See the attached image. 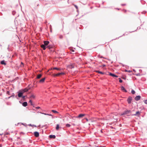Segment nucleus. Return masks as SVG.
<instances>
[{
    "label": "nucleus",
    "instance_id": "nucleus-23",
    "mask_svg": "<svg viewBox=\"0 0 147 147\" xmlns=\"http://www.w3.org/2000/svg\"><path fill=\"white\" fill-rule=\"evenodd\" d=\"M30 84H29L28 86L27 87V88H28V91H29V90L31 89L32 88V86H30Z\"/></svg>",
    "mask_w": 147,
    "mask_h": 147
},
{
    "label": "nucleus",
    "instance_id": "nucleus-32",
    "mask_svg": "<svg viewBox=\"0 0 147 147\" xmlns=\"http://www.w3.org/2000/svg\"><path fill=\"white\" fill-rule=\"evenodd\" d=\"M119 82L120 83H122L123 82V80L121 79V78H119Z\"/></svg>",
    "mask_w": 147,
    "mask_h": 147
},
{
    "label": "nucleus",
    "instance_id": "nucleus-14",
    "mask_svg": "<svg viewBox=\"0 0 147 147\" xmlns=\"http://www.w3.org/2000/svg\"><path fill=\"white\" fill-rule=\"evenodd\" d=\"M22 105L24 107H26L28 105V103L27 102L25 101L22 103Z\"/></svg>",
    "mask_w": 147,
    "mask_h": 147
},
{
    "label": "nucleus",
    "instance_id": "nucleus-30",
    "mask_svg": "<svg viewBox=\"0 0 147 147\" xmlns=\"http://www.w3.org/2000/svg\"><path fill=\"white\" fill-rule=\"evenodd\" d=\"M131 93L132 94H134L135 93V92L134 90H131Z\"/></svg>",
    "mask_w": 147,
    "mask_h": 147
},
{
    "label": "nucleus",
    "instance_id": "nucleus-51",
    "mask_svg": "<svg viewBox=\"0 0 147 147\" xmlns=\"http://www.w3.org/2000/svg\"><path fill=\"white\" fill-rule=\"evenodd\" d=\"M22 124L24 125L25 126H26V124H24L23 123H22Z\"/></svg>",
    "mask_w": 147,
    "mask_h": 147
},
{
    "label": "nucleus",
    "instance_id": "nucleus-8",
    "mask_svg": "<svg viewBox=\"0 0 147 147\" xmlns=\"http://www.w3.org/2000/svg\"><path fill=\"white\" fill-rule=\"evenodd\" d=\"M34 136L36 138L38 137L39 136V133L38 132L35 131L34 132Z\"/></svg>",
    "mask_w": 147,
    "mask_h": 147
},
{
    "label": "nucleus",
    "instance_id": "nucleus-26",
    "mask_svg": "<svg viewBox=\"0 0 147 147\" xmlns=\"http://www.w3.org/2000/svg\"><path fill=\"white\" fill-rule=\"evenodd\" d=\"M27 95H26V96H24L23 95L22 96V97H21V98H22L24 100H25V98L26 97H27Z\"/></svg>",
    "mask_w": 147,
    "mask_h": 147
},
{
    "label": "nucleus",
    "instance_id": "nucleus-46",
    "mask_svg": "<svg viewBox=\"0 0 147 147\" xmlns=\"http://www.w3.org/2000/svg\"><path fill=\"white\" fill-rule=\"evenodd\" d=\"M146 13V11H143L142 12V14H145Z\"/></svg>",
    "mask_w": 147,
    "mask_h": 147
},
{
    "label": "nucleus",
    "instance_id": "nucleus-39",
    "mask_svg": "<svg viewBox=\"0 0 147 147\" xmlns=\"http://www.w3.org/2000/svg\"><path fill=\"white\" fill-rule=\"evenodd\" d=\"M59 38L60 39H62L63 38V36L62 35H60L59 36Z\"/></svg>",
    "mask_w": 147,
    "mask_h": 147
},
{
    "label": "nucleus",
    "instance_id": "nucleus-11",
    "mask_svg": "<svg viewBox=\"0 0 147 147\" xmlns=\"http://www.w3.org/2000/svg\"><path fill=\"white\" fill-rule=\"evenodd\" d=\"M121 90L124 92H127V90L123 86H121L120 87Z\"/></svg>",
    "mask_w": 147,
    "mask_h": 147
},
{
    "label": "nucleus",
    "instance_id": "nucleus-47",
    "mask_svg": "<svg viewBox=\"0 0 147 147\" xmlns=\"http://www.w3.org/2000/svg\"><path fill=\"white\" fill-rule=\"evenodd\" d=\"M143 1L142 0H141V3H142V4H145V2L144 1V3H143L142 2V1Z\"/></svg>",
    "mask_w": 147,
    "mask_h": 147
},
{
    "label": "nucleus",
    "instance_id": "nucleus-31",
    "mask_svg": "<svg viewBox=\"0 0 147 147\" xmlns=\"http://www.w3.org/2000/svg\"><path fill=\"white\" fill-rule=\"evenodd\" d=\"M140 28H140V27H137V30H136L135 31H133L130 32L131 33V32H134L135 31H136L137 30H138V29L139 30V29H140Z\"/></svg>",
    "mask_w": 147,
    "mask_h": 147
},
{
    "label": "nucleus",
    "instance_id": "nucleus-55",
    "mask_svg": "<svg viewBox=\"0 0 147 147\" xmlns=\"http://www.w3.org/2000/svg\"><path fill=\"white\" fill-rule=\"evenodd\" d=\"M20 134H24V133L23 132H20Z\"/></svg>",
    "mask_w": 147,
    "mask_h": 147
},
{
    "label": "nucleus",
    "instance_id": "nucleus-1",
    "mask_svg": "<svg viewBox=\"0 0 147 147\" xmlns=\"http://www.w3.org/2000/svg\"><path fill=\"white\" fill-rule=\"evenodd\" d=\"M43 43L44 44L41 45L40 47L44 50H45L47 48L50 49L53 48V46L49 45V42L48 41H44Z\"/></svg>",
    "mask_w": 147,
    "mask_h": 147
},
{
    "label": "nucleus",
    "instance_id": "nucleus-27",
    "mask_svg": "<svg viewBox=\"0 0 147 147\" xmlns=\"http://www.w3.org/2000/svg\"><path fill=\"white\" fill-rule=\"evenodd\" d=\"M28 125L30 126H34L35 127H36V126L34 125H32L31 124H30Z\"/></svg>",
    "mask_w": 147,
    "mask_h": 147
},
{
    "label": "nucleus",
    "instance_id": "nucleus-17",
    "mask_svg": "<svg viewBox=\"0 0 147 147\" xmlns=\"http://www.w3.org/2000/svg\"><path fill=\"white\" fill-rule=\"evenodd\" d=\"M97 73L99 74H104L105 73L104 72H103L102 71H98V70H96L95 71Z\"/></svg>",
    "mask_w": 147,
    "mask_h": 147
},
{
    "label": "nucleus",
    "instance_id": "nucleus-63",
    "mask_svg": "<svg viewBox=\"0 0 147 147\" xmlns=\"http://www.w3.org/2000/svg\"><path fill=\"white\" fill-rule=\"evenodd\" d=\"M125 72H127L128 70H127V69H125Z\"/></svg>",
    "mask_w": 147,
    "mask_h": 147
},
{
    "label": "nucleus",
    "instance_id": "nucleus-29",
    "mask_svg": "<svg viewBox=\"0 0 147 147\" xmlns=\"http://www.w3.org/2000/svg\"><path fill=\"white\" fill-rule=\"evenodd\" d=\"M71 126V125L67 123L66 125V126L67 127H69Z\"/></svg>",
    "mask_w": 147,
    "mask_h": 147
},
{
    "label": "nucleus",
    "instance_id": "nucleus-48",
    "mask_svg": "<svg viewBox=\"0 0 147 147\" xmlns=\"http://www.w3.org/2000/svg\"><path fill=\"white\" fill-rule=\"evenodd\" d=\"M102 66L103 67H105L106 66V65L105 64H103L102 65Z\"/></svg>",
    "mask_w": 147,
    "mask_h": 147
},
{
    "label": "nucleus",
    "instance_id": "nucleus-60",
    "mask_svg": "<svg viewBox=\"0 0 147 147\" xmlns=\"http://www.w3.org/2000/svg\"><path fill=\"white\" fill-rule=\"evenodd\" d=\"M102 129H101V130H100V132H101V133H103V131H102Z\"/></svg>",
    "mask_w": 147,
    "mask_h": 147
},
{
    "label": "nucleus",
    "instance_id": "nucleus-43",
    "mask_svg": "<svg viewBox=\"0 0 147 147\" xmlns=\"http://www.w3.org/2000/svg\"><path fill=\"white\" fill-rule=\"evenodd\" d=\"M74 5L75 7L76 8V9H78V6L77 5Z\"/></svg>",
    "mask_w": 147,
    "mask_h": 147
},
{
    "label": "nucleus",
    "instance_id": "nucleus-6",
    "mask_svg": "<svg viewBox=\"0 0 147 147\" xmlns=\"http://www.w3.org/2000/svg\"><path fill=\"white\" fill-rule=\"evenodd\" d=\"M85 114H79L78 116H76V118H82L85 116Z\"/></svg>",
    "mask_w": 147,
    "mask_h": 147
},
{
    "label": "nucleus",
    "instance_id": "nucleus-3",
    "mask_svg": "<svg viewBox=\"0 0 147 147\" xmlns=\"http://www.w3.org/2000/svg\"><path fill=\"white\" fill-rule=\"evenodd\" d=\"M18 94V98H21L23 95L24 93L21 91V90H20L17 92Z\"/></svg>",
    "mask_w": 147,
    "mask_h": 147
},
{
    "label": "nucleus",
    "instance_id": "nucleus-45",
    "mask_svg": "<svg viewBox=\"0 0 147 147\" xmlns=\"http://www.w3.org/2000/svg\"><path fill=\"white\" fill-rule=\"evenodd\" d=\"M15 98H16L17 99H19V98H18V95H16L15 96H14Z\"/></svg>",
    "mask_w": 147,
    "mask_h": 147
},
{
    "label": "nucleus",
    "instance_id": "nucleus-44",
    "mask_svg": "<svg viewBox=\"0 0 147 147\" xmlns=\"http://www.w3.org/2000/svg\"><path fill=\"white\" fill-rule=\"evenodd\" d=\"M40 107H35V108L36 109H40Z\"/></svg>",
    "mask_w": 147,
    "mask_h": 147
},
{
    "label": "nucleus",
    "instance_id": "nucleus-54",
    "mask_svg": "<svg viewBox=\"0 0 147 147\" xmlns=\"http://www.w3.org/2000/svg\"><path fill=\"white\" fill-rule=\"evenodd\" d=\"M132 72V71L131 70H128V71H127V72Z\"/></svg>",
    "mask_w": 147,
    "mask_h": 147
},
{
    "label": "nucleus",
    "instance_id": "nucleus-34",
    "mask_svg": "<svg viewBox=\"0 0 147 147\" xmlns=\"http://www.w3.org/2000/svg\"><path fill=\"white\" fill-rule=\"evenodd\" d=\"M124 35H125V34H123V35L121 36H120L119 37L116 38V39H112V40H115V39H118L120 37H121L122 36H124Z\"/></svg>",
    "mask_w": 147,
    "mask_h": 147
},
{
    "label": "nucleus",
    "instance_id": "nucleus-4",
    "mask_svg": "<svg viewBox=\"0 0 147 147\" xmlns=\"http://www.w3.org/2000/svg\"><path fill=\"white\" fill-rule=\"evenodd\" d=\"M132 100V97L131 96H129L128 97V98L127 100V101L128 104H130L131 103V102Z\"/></svg>",
    "mask_w": 147,
    "mask_h": 147
},
{
    "label": "nucleus",
    "instance_id": "nucleus-5",
    "mask_svg": "<svg viewBox=\"0 0 147 147\" xmlns=\"http://www.w3.org/2000/svg\"><path fill=\"white\" fill-rule=\"evenodd\" d=\"M140 113L141 112L140 111H137L136 112L135 114H132L131 115L137 116L138 117H139L140 115Z\"/></svg>",
    "mask_w": 147,
    "mask_h": 147
},
{
    "label": "nucleus",
    "instance_id": "nucleus-33",
    "mask_svg": "<svg viewBox=\"0 0 147 147\" xmlns=\"http://www.w3.org/2000/svg\"><path fill=\"white\" fill-rule=\"evenodd\" d=\"M121 78L122 79H123L125 80L126 79V76H123V77H121Z\"/></svg>",
    "mask_w": 147,
    "mask_h": 147
},
{
    "label": "nucleus",
    "instance_id": "nucleus-18",
    "mask_svg": "<svg viewBox=\"0 0 147 147\" xmlns=\"http://www.w3.org/2000/svg\"><path fill=\"white\" fill-rule=\"evenodd\" d=\"M53 69H56L58 70L61 71L62 70H63V69L59 68L57 67H53Z\"/></svg>",
    "mask_w": 147,
    "mask_h": 147
},
{
    "label": "nucleus",
    "instance_id": "nucleus-38",
    "mask_svg": "<svg viewBox=\"0 0 147 147\" xmlns=\"http://www.w3.org/2000/svg\"><path fill=\"white\" fill-rule=\"evenodd\" d=\"M98 58H103V57L102 56H100V55H98Z\"/></svg>",
    "mask_w": 147,
    "mask_h": 147
},
{
    "label": "nucleus",
    "instance_id": "nucleus-40",
    "mask_svg": "<svg viewBox=\"0 0 147 147\" xmlns=\"http://www.w3.org/2000/svg\"><path fill=\"white\" fill-rule=\"evenodd\" d=\"M145 104H147V100H144Z\"/></svg>",
    "mask_w": 147,
    "mask_h": 147
},
{
    "label": "nucleus",
    "instance_id": "nucleus-24",
    "mask_svg": "<svg viewBox=\"0 0 147 147\" xmlns=\"http://www.w3.org/2000/svg\"><path fill=\"white\" fill-rule=\"evenodd\" d=\"M59 125L58 124H57L56 125V130H58L59 129Z\"/></svg>",
    "mask_w": 147,
    "mask_h": 147
},
{
    "label": "nucleus",
    "instance_id": "nucleus-16",
    "mask_svg": "<svg viewBox=\"0 0 147 147\" xmlns=\"http://www.w3.org/2000/svg\"><path fill=\"white\" fill-rule=\"evenodd\" d=\"M0 63L2 65H6V63L5 61L4 60L1 61L0 62Z\"/></svg>",
    "mask_w": 147,
    "mask_h": 147
},
{
    "label": "nucleus",
    "instance_id": "nucleus-9",
    "mask_svg": "<svg viewBox=\"0 0 147 147\" xmlns=\"http://www.w3.org/2000/svg\"><path fill=\"white\" fill-rule=\"evenodd\" d=\"M109 76H111L113 77H115L117 78L118 77V76H117L116 75H115V74H113L111 72H109Z\"/></svg>",
    "mask_w": 147,
    "mask_h": 147
},
{
    "label": "nucleus",
    "instance_id": "nucleus-28",
    "mask_svg": "<svg viewBox=\"0 0 147 147\" xmlns=\"http://www.w3.org/2000/svg\"><path fill=\"white\" fill-rule=\"evenodd\" d=\"M52 76L54 77H57L58 76V74H52Z\"/></svg>",
    "mask_w": 147,
    "mask_h": 147
},
{
    "label": "nucleus",
    "instance_id": "nucleus-7",
    "mask_svg": "<svg viewBox=\"0 0 147 147\" xmlns=\"http://www.w3.org/2000/svg\"><path fill=\"white\" fill-rule=\"evenodd\" d=\"M20 90L24 94L25 92H28V90L27 87L25 88L24 89H22Z\"/></svg>",
    "mask_w": 147,
    "mask_h": 147
},
{
    "label": "nucleus",
    "instance_id": "nucleus-56",
    "mask_svg": "<svg viewBox=\"0 0 147 147\" xmlns=\"http://www.w3.org/2000/svg\"><path fill=\"white\" fill-rule=\"evenodd\" d=\"M19 102H20V103H21V104H22V102H21V100H20V101H19Z\"/></svg>",
    "mask_w": 147,
    "mask_h": 147
},
{
    "label": "nucleus",
    "instance_id": "nucleus-22",
    "mask_svg": "<svg viewBox=\"0 0 147 147\" xmlns=\"http://www.w3.org/2000/svg\"><path fill=\"white\" fill-rule=\"evenodd\" d=\"M35 98V96L34 94H32L29 97L30 98H32L33 99Z\"/></svg>",
    "mask_w": 147,
    "mask_h": 147
},
{
    "label": "nucleus",
    "instance_id": "nucleus-52",
    "mask_svg": "<svg viewBox=\"0 0 147 147\" xmlns=\"http://www.w3.org/2000/svg\"><path fill=\"white\" fill-rule=\"evenodd\" d=\"M9 133L8 132H7L5 134V135H9Z\"/></svg>",
    "mask_w": 147,
    "mask_h": 147
},
{
    "label": "nucleus",
    "instance_id": "nucleus-15",
    "mask_svg": "<svg viewBox=\"0 0 147 147\" xmlns=\"http://www.w3.org/2000/svg\"><path fill=\"white\" fill-rule=\"evenodd\" d=\"M45 78H43L42 79H41L39 81V82L40 83H43L45 82Z\"/></svg>",
    "mask_w": 147,
    "mask_h": 147
},
{
    "label": "nucleus",
    "instance_id": "nucleus-41",
    "mask_svg": "<svg viewBox=\"0 0 147 147\" xmlns=\"http://www.w3.org/2000/svg\"><path fill=\"white\" fill-rule=\"evenodd\" d=\"M6 94H7L9 95L10 94V92L9 91H7L6 92Z\"/></svg>",
    "mask_w": 147,
    "mask_h": 147
},
{
    "label": "nucleus",
    "instance_id": "nucleus-25",
    "mask_svg": "<svg viewBox=\"0 0 147 147\" xmlns=\"http://www.w3.org/2000/svg\"><path fill=\"white\" fill-rule=\"evenodd\" d=\"M52 111L54 113H57V114H58L59 113L58 111L55 110H52Z\"/></svg>",
    "mask_w": 147,
    "mask_h": 147
},
{
    "label": "nucleus",
    "instance_id": "nucleus-12",
    "mask_svg": "<svg viewBox=\"0 0 147 147\" xmlns=\"http://www.w3.org/2000/svg\"><path fill=\"white\" fill-rule=\"evenodd\" d=\"M49 138L51 139H54L56 138V136L55 135H50L49 136Z\"/></svg>",
    "mask_w": 147,
    "mask_h": 147
},
{
    "label": "nucleus",
    "instance_id": "nucleus-21",
    "mask_svg": "<svg viewBox=\"0 0 147 147\" xmlns=\"http://www.w3.org/2000/svg\"><path fill=\"white\" fill-rule=\"evenodd\" d=\"M29 102L30 103V105H31L33 106V107H35L34 106V104L32 103V101L31 100H29Z\"/></svg>",
    "mask_w": 147,
    "mask_h": 147
},
{
    "label": "nucleus",
    "instance_id": "nucleus-64",
    "mask_svg": "<svg viewBox=\"0 0 147 147\" xmlns=\"http://www.w3.org/2000/svg\"><path fill=\"white\" fill-rule=\"evenodd\" d=\"M2 147V144H0V147Z\"/></svg>",
    "mask_w": 147,
    "mask_h": 147
},
{
    "label": "nucleus",
    "instance_id": "nucleus-53",
    "mask_svg": "<svg viewBox=\"0 0 147 147\" xmlns=\"http://www.w3.org/2000/svg\"><path fill=\"white\" fill-rule=\"evenodd\" d=\"M44 127H48V126L47 125V124H45V125H44L43 126Z\"/></svg>",
    "mask_w": 147,
    "mask_h": 147
},
{
    "label": "nucleus",
    "instance_id": "nucleus-10",
    "mask_svg": "<svg viewBox=\"0 0 147 147\" xmlns=\"http://www.w3.org/2000/svg\"><path fill=\"white\" fill-rule=\"evenodd\" d=\"M141 97L140 95L136 96L135 98V100L136 101H138L140 99Z\"/></svg>",
    "mask_w": 147,
    "mask_h": 147
},
{
    "label": "nucleus",
    "instance_id": "nucleus-42",
    "mask_svg": "<svg viewBox=\"0 0 147 147\" xmlns=\"http://www.w3.org/2000/svg\"><path fill=\"white\" fill-rule=\"evenodd\" d=\"M135 75L137 76H140V74L139 73H138V74H135Z\"/></svg>",
    "mask_w": 147,
    "mask_h": 147
},
{
    "label": "nucleus",
    "instance_id": "nucleus-20",
    "mask_svg": "<svg viewBox=\"0 0 147 147\" xmlns=\"http://www.w3.org/2000/svg\"><path fill=\"white\" fill-rule=\"evenodd\" d=\"M42 76V74H39L37 75V76H36V78L38 79H40V78Z\"/></svg>",
    "mask_w": 147,
    "mask_h": 147
},
{
    "label": "nucleus",
    "instance_id": "nucleus-37",
    "mask_svg": "<svg viewBox=\"0 0 147 147\" xmlns=\"http://www.w3.org/2000/svg\"><path fill=\"white\" fill-rule=\"evenodd\" d=\"M15 96V94L14 93H13L10 96V97H14Z\"/></svg>",
    "mask_w": 147,
    "mask_h": 147
},
{
    "label": "nucleus",
    "instance_id": "nucleus-35",
    "mask_svg": "<svg viewBox=\"0 0 147 147\" xmlns=\"http://www.w3.org/2000/svg\"><path fill=\"white\" fill-rule=\"evenodd\" d=\"M16 12L15 11H13L12 12V14L13 15H14L16 14Z\"/></svg>",
    "mask_w": 147,
    "mask_h": 147
},
{
    "label": "nucleus",
    "instance_id": "nucleus-50",
    "mask_svg": "<svg viewBox=\"0 0 147 147\" xmlns=\"http://www.w3.org/2000/svg\"><path fill=\"white\" fill-rule=\"evenodd\" d=\"M7 50H8V51H10V49H9V48L8 47V48H7Z\"/></svg>",
    "mask_w": 147,
    "mask_h": 147
},
{
    "label": "nucleus",
    "instance_id": "nucleus-61",
    "mask_svg": "<svg viewBox=\"0 0 147 147\" xmlns=\"http://www.w3.org/2000/svg\"><path fill=\"white\" fill-rule=\"evenodd\" d=\"M71 51L73 52H74V50L73 49H72L71 50Z\"/></svg>",
    "mask_w": 147,
    "mask_h": 147
},
{
    "label": "nucleus",
    "instance_id": "nucleus-59",
    "mask_svg": "<svg viewBox=\"0 0 147 147\" xmlns=\"http://www.w3.org/2000/svg\"><path fill=\"white\" fill-rule=\"evenodd\" d=\"M85 119L87 121H88V119L87 118H85Z\"/></svg>",
    "mask_w": 147,
    "mask_h": 147
},
{
    "label": "nucleus",
    "instance_id": "nucleus-2",
    "mask_svg": "<svg viewBox=\"0 0 147 147\" xmlns=\"http://www.w3.org/2000/svg\"><path fill=\"white\" fill-rule=\"evenodd\" d=\"M131 113V111L130 110H128L127 109L124 111L122 113H121V116H123L125 115L130 114Z\"/></svg>",
    "mask_w": 147,
    "mask_h": 147
},
{
    "label": "nucleus",
    "instance_id": "nucleus-58",
    "mask_svg": "<svg viewBox=\"0 0 147 147\" xmlns=\"http://www.w3.org/2000/svg\"><path fill=\"white\" fill-rule=\"evenodd\" d=\"M133 70L135 72H136V71L134 69H133Z\"/></svg>",
    "mask_w": 147,
    "mask_h": 147
},
{
    "label": "nucleus",
    "instance_id": "nucleus-36",
    "mask_svg": "<svg viewBox=\"0 0 147 147\" xmlns=\"http://www.w3.org/2000/svg\"><path fill=\"white\" fill-rule=\"evenodd\" d=\"M38 113H40L42 114H44V115H47V113H42L41 112H38Z\"/></svg>",
    "mask_w": 147,
    "mask_h": 147
},
{
    "label": "nucleus",
    "instance_id": "nucleus-62",
    "mask_svg": "<svg viewBox=\"0 0 147 147\" xmlns=\"http://www.w3.org/2000/svg\"><path fill=\"white\" fill-rule=\"evenodd\" d=\"M21 64L22 65H24V63H23L22 62H21Z\"/></svg>",
    "mask_w": 147,
    "mask_h": 147
},
{
    "label": "nucleus",
    "instance_id": "nucleus-49",
    "mask_svg": "<svg viewBox=\"0 0 147 147\" xmlns=\"http://www.w3.org/2000/svg\"><path fill=\"white\" fill-rule=\"evenodd\" d=\"M126 4H121L122 6H125V5Z\"/></svg>",
    "mask_w": 147,
    "mask_h": 147
},
{
    "label": "nucleus",
    "instance_id": "nucleus-57",
    "mask_svg": "<svg viewBox=\"0 0 147 147\" xmlns=\"http://www.w3.org/2000/svg\"><path fill=\"white\" fill-rule=\"evenodd\" d=\"M10 97H10H10H7V98H6V99H9Z\"/></svg>",
    "mask_w": 147,
    "mask_h": 147
},
{
    "label": "nucleus",
    "instance_id": "nucleus-19",
    "mask_svg": "<svg viewBox=\"0 0 147 147\" xmlns=\"http://www.w3.org/2000/svg\"><path fill=\"white\" fill-rule=\"evenodd\" d=\"M58 76H59L60 75H64L65 74V73L64 72H61L60 73H57Z\"/></svg>",
    "mask_w": 147,
    "mask_h": 147
},
{
    "label": "nucleus",
    "instance_id": "nucleus-13",
    "mask_svg": "<svg viewBox=\"0 0 147 147\" xmlns=\"http://www.w3.org/2000/svg\"><path fill=\"white\" fill-rule=\"evenodd\" d=\"M68 67L70 69H72L74 68V67L73 63H70V64L68 65Z\"/></svg>",
    "mask_w": 147,
    "mask_h": 147
}]
</instances>
